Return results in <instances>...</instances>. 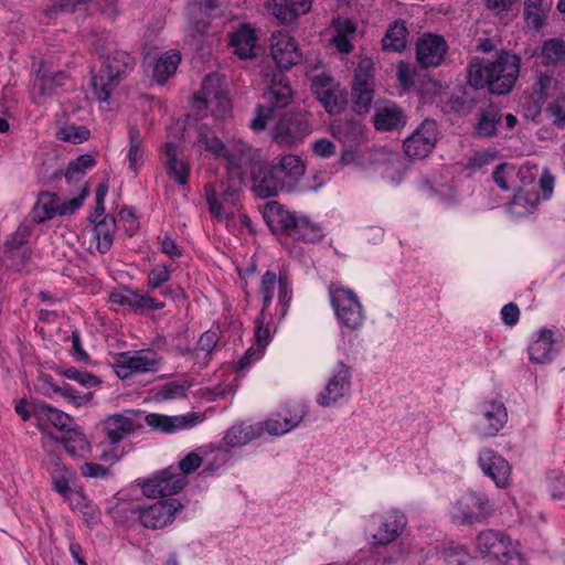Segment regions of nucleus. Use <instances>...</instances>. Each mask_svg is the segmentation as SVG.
Instances as JSON below:
<instances>
[{
  "label": "nucleus",
  "instance_id": "1",
  "mask_svg": "<svg viewBox=\"0 0 565 565\" xmlns=\"http://www.w3.org/2000/svg\"><path fill=\"white\" fill-rule=\"evenodd\" d=\"M270 52L277 70L266 74L268 89L263 94L265 105L257 106V115L250 121L255 131L265 129L267 121L278 108L287 107L294 99V92L285 71L300 63L302 55L292 38H282L270 45Z\"/></svg>",
  "mask_w": 565,
  "mask_h": 565
},
{
  "label": "nucleus",
  "instance_id": "2",
  "mask_svg": "<svg viewBox=\"0 0 565 565\" xmlns=\"http://www.w3.org/2000/svg\"><path fill=\"white\" fill-rule=\"evenodd\" d=\"M305 172V162L297 154L279 156L270 161L260 157L248 172L250 191L259 199L290 193L296 190Z\"/></svg>",
  "mask_w": 565,
  "mask_h": 565
},
{
  "label": "nucleus",
  "instance_id": "3",
  "mask_svg": "<svg viewBox=\"0 0 565 565\" xmlns=\"http://www.w3.org/2000/svg\"><path fill=\"white\" fill-rule=\"evenodd\" d=\"M521 58L511 51L502 50L494 61L477 60L469 66L472 81L488 87L493 95L509 94L520 75Z\"/></svg>",
  "mask_w": 565,
  "mask_h": 565
},
{
  "label": "nucleus",
  "instance_id": "4",
  "mask_svg": "<svg viewBox=\"0 0 565 565\" xmlns=\"http://www.w3.org/2000/svg\"><path fill=\"white\" fill-rule=\"evenodd\" d=\"M135 66L136 60L126 51H115L107 55L99 71L92 75L93 94L98 100L107 102Z\"/></svg>",
  "mask_w": 565,
  "mask_h": 565
},
{
  "label": "nucleus",
  "instance_id": "5",
  "mask_svg": "<svg viewBox=\"0 0 565 565\" xmlns=\"http://www.w3.org/2000/svg\"><path fill=\"white\" fill-rule=\"evenodd\" d=\"M494 510V502L486 493L470 490L452 504L450 519L456 525H472L486 522Z\"/></svg>",
  "mask_w": 565,
  "mask_h": 565
},
{
  "label": "nucleus",
  "instance_id": "6",
  "mask_svg": "<svg viewBox=\"0 0 565 565\" xmlns=\"http://www.w3.org/2000/svg\"><path fill=\"white\" fill-rule=\"evenodd\" d=\"M309 114L301 108L284 111L271 129V138L279 146L296 148L311 134Z\"/></svg>",
  "mask_w": 565,
  "mask_h": 565
},
{
  "label": "nucleus",
  "instance_id": "7",
  "mask_svg": "<svg viewBox=\"0 0 565 565\" xmlns=\"http://www.w3.org/2000/svg\"><path fill=\"white\" fill-rule=\"evenodd\" d=\"M243 177L241 171H227V178L216 185H205V195L212 215L222 217L225 210L234 207L241 200Z\"/></svg>",
  "mask_w": 565,
  "mask_h": 565
},
{
  "label": "nucleus",
  "instance_id": "8",
  "mask_svg": "<svg viewBox=\"0 0 565 565\" xmlns=\"http://www.w3.org/2000/svg\"><path fill=\"white\" fill-rule=\"evenodd\" d=\"M476 544L480 553L497 559L501 565H523L522 556L502 531L492 529L481 531Z\"/></svg>",
  "mask_w": 565,
  "mask_h": 565
},
{
  "label": "nucleus",
  "instance_id": "9",
  "mask_svg": "<svg viewBox=\"0 0 565 565\" xmlns=\"http://www.w3.org/2000/svg\"><path fill=\"white\" fill-rule=\"evenodd\" d=\"M330 302L339 322L350 329L358 330L364 322V312L356 294L344 287L330 289Z\"/></svg>",
  "mask_w": 565,
  "mask_h": 565
},
{
  "label": "nucleus",
  "instance_id": "10",
  "mask_svg": "<svg viewBox=\"0 0 565 565\" xmlns=\"http://www.w3.org/2000/svg\"><path fill=\"white\" fill-rule=\"evenodd\" d=\"M311 92L329 115L341 114L348 104V92L329 74L311 78Z\"/></svg>",
  "mask_w": 565,
  "mask_h": 565
},
{
  "label": "nucleus",
  "instance_id": "11",
  "mask_svg": "<svg viewBox=\"0 0 565 565\" xmlns=\"http://www.w3.org/2000/svg\"><path fill=\"white\" fill-rule=\"evenodd\" d=\"M30 234L31 228L22 224L7 237L0 249L3 266L14 271H21L24 268L32 254L26 244Z\"/></svg>",
  "mask_w": 565,
  "mask_h": 565
},
{
  "label": "nucleus",
  "instance_id": "12",
  "mask_svg": "<svg viewBox=\"0 0 565 565\" xmlns=\"http://www.w3.org/2000/svg\"><path fill=\"white\" fill-rule=\"evenodd\" d=\"M352 369L339 361L329 376L323 390L317 396L321 407H330L350 395L352 385Z\"/></svg>",
  "mask_w": 565,
  "mask_h": 565
},
{
  "label": "nucleus",
  "instance_id": "13",
  "mask_svg": "<svg viewBox=\"0 0 565 565\" xmlns=\"http://www.w3.org/2000/svg\"><path fill=\"white\" fill-rule=\"evenodd\" d=\"M508 420V412L503 403L490 401L481 403L473 412V428L483 437H494Z\"/></svg>",
  "mask_w": 565,
  "mask_h": 565
},
{
  "label": "nucleus",
  "instance_id": "14",
  "mask_svg": "<svg viewBox=\"0 0 565 565\" xmlns=\"http://www.w3.org/2000/svg\"><path fill=\"white\" fill-rule=\"evenodd\" d=\"M115 363L117 376L126 380L135 373L157 371L160 360L150 350H139L117 353Z\"/></svg>",
  "mask_w": 565,
  "mask_h": 565
},
{
  "label": "nucleus",
  "instance_id": "15",
  "mask_svg": "<svg viewBox=\"0 0 565 565\" xmlns=\"http://www.w3.org/2000/svg\"><path fill=\"white\" fill-rule=\"evenodd\" d=\"M438 126L433 119H425L403 143L404 151L412 159H424L435 148Z\"/></svg>",
  "mask_w": 565,
  "mask_h": 565
},
{
  "label": "nucleus",
  "instance_id": "16",
  "mask_svg": "<svg viewBox=\"0 0 565 565\" xmlns=\"http://www.w3.org/2000/svg\"><path fill=\"white\" fill-rule=\"evenodd\" d=\"M188 478L178 475L177 468L169 467L142 483V492L150 498H166L181 491Z\"/></svg>",
  "mask_w": 565,
  "mask_h": 565
},
{
  "label": "nucleus",
  "instance_id": "17",
  "mask_svg": "<svg viewBox=\"0 0 565 565\" xmlns=\"http://www.w3.org/2000/svg\"><path fill=\"white\" fill-rule=\"evenodd\" d=\"M482 88V85H477L472 81L471 71L468 70V82L456 87L448 98L449 110L461 116L471 114L484 97Z\"/></svg>",
  "mask_w": 565,
  "mask_h": 565
},
{
  "label": "nucleus",
  "instance_id": "18",
  "mask_svg": "<svg viewBox=\"0 0 565 565\" xmlns=\"http://www.w3.org/2000/svg\"><path fill=\"white\" fill-rule=\"evenodd\" d=\"M182 503L173 498L158 501L147 508H138L139 520L145 527L162 529L171 523L177 511L182 509Z\"/></svg>",
  "mask_w": 565,
  "mask_h": 565
},
{
  "label": "nucleus",
  "instance_id": "19",
  "mask_svg": "<svg viewBox=\"0 0 565 565\" xmlns=\"http://www.w3.org/2000/svg\"><path fill=\"white\" fill-rule=\"evenodd\" d=\"M448 45L441 35L426 34L416 43V58L424 67H437L441 64Z\"/></svg>",
  "mask_w": 565,
  "mask_h": 565
},
{
  "label": "nucleus",
  "instance_id": "20",
  "mask_svg": "<svg viewBox=\"0 0 565 565\" xmlns=\"http://www.w3.org/2000/svg\"><path fill=\"white\" fill-rule=\"evenodd\" d=\"M263 217L273 233H280L291 237L300 216L286 210L277 201L266 203Z\"/></svg>",
  "mask_w": 565,
  "mask_h": 565
},
{
  "label": "nucleus",
  "instance_id": "21",
  "mask_svg": "<svg viewBox=\"0 0 565 565\" xmlns=\"http://www.w3.org/2000/svg\"><path fill=\"white\" fill-rule=\"evenodd\" d=\"M35 387L38 392L51 398L54 395H60L75 407H81L93 398L92 392L79 393L67 383L57 385L49 374H41Z\"/></svg>",
  "mask_w": 565,
  "mask_h": 565
},
{
  "label": "nucleus",
  "instance_id": "22",
  "mask_svg": "<svg viewBox=\"0 0 565 565\" xmlns=\"http://www.w3.org/2000/svg\"><path fill=\"white\" fill-rule=\"evenodd\" d=\"M200 102L216 116H224L231 110L230 100L214 75H206L203 79Z\"/></svg>",
  "mask_w": 565,
  "mask_h": 565
},
{
  "label": "nucleus",
  "instance_id": "23",
  "mask_svg": "<svg viewBox=\"0 0 565 565\" xmlns=\"http://www.w3.org/2000/svg\"><path fill=\"white\" fill-rule=\"evenodd\" d=\"M201 420V415L198 413H189L185 415L168 416L157 413L148 414L145 417L147 426L153 430L164 434H173L178 430L189 429L194 427Z\"/></svg>",
  "mask_w": 565,
  "mask_h": 565
},
{
  "label": "nucleus",
  "instance_id": "24",
  "mask_svg": "<svg viewBox=\"0 0 565 565\" xmlns=\"http://www.w3.org/2000/svg\"><path fill=\"white\" fill-rule=\"evenodd\" d=\"M478 461L483 473L491 478L497 487L504 488L508 486L511 467L502 456L492 449L486 448L480 451Z\"/></svg>",
  "mask_w": 565,
  "mask_h": 565
},
{
  "label": "nucleus",
  "instance_id": "25",
  "mask_svg": "<svg viewBox=\"0 0 565 565\" xmlns=\"http://www.w3.org/2000/svg\"><path fill=\"white\" fill-rule=\"evenodd\" d=\"M222 158L227 161L228 170L241 171L243 166L248 170L252 169L260 158V153L246 142L237 140L225 143Z\"/></svg>",
  "mask_w": 565,
  "mask_h": 565
},
{
  "label": "nucleus",
  "instance_id": "26",
  "mask_svg": "<svg viewBox=\"0 0 565 565\" xmlns=\"http://www.w3.org/2000/svg\"><path fill=\"white\" fill-rule=\"evenodd\" d=\"M503 113L498 105L490 104L478 113L477 122L473 125V136L479 139H491L498 135L502 125Z\"/></svg>",
  "mask_w": 565,
  "mask_h": 565
},
{
  "label": "nucleus",
  "instance_id": "27",
  "mask_svg": "<svg viewBox=\"0 0 565 565\" xmlns=\"http://www.w3.org/2000/svg\"><path fill=\"white\" fill-rule=\"evenodd\" d=\"M109 301L120 306H128L129 308L140 311H153L164 307V302L158 301L149 295H142L129 288L121 291H113L109 295Z\"/></svg>",
  "mask_w": 565,
  "mask_h": 565
},
{
  "label": "nucleus",
  "instance_id": "28",
  "mask_svg": "<svg viewBox=\"0 0 565 565\" xmlns=\"http://www.w3.org/2000/svg\"><path fill=\"white\" fill-rule=\"evenodd\" d=\"M407 117L401 106L388 103L384 106L376 107L373 116V124L379 131L399 130L405 127Z\"/></svg>",
  "mask_w": 565,
  "mask_h": 565
},
{
  "label": "nucleus",
  "instance_id": "29",
  "mask_svg": "<svg viewBox=\"0 0 565 565\" xmlns=\"http://www.w3.org/2000/svg\"><path fill=\"white\" fill-rule=\"evenodd\" d=\"M68 74L64 71H54L45 63H41L34 79V88L43 97H51L65 85Z\"/></svg>",
  "mask_w": 565,
  "mask_h": 565
},
{
  "label": "nucleus",
  "instance_id": "30",
  "mask_svg": "<svg viewBox=\"0 0 565 565\" xmlns=\"http://www.w3.org/2000/svg\"><path fill=\"white\" fill-rule=\"evenodd\" d=\"M331 130L333 137L350 149L356 147L366 139L363 124L354 118H344L332 124Z\"/></svg>",
  "mask_w": 565,
  "mask_h": 565
},
{
  "label": "nucleus",
  "instance_id": "31",
  "mask_svg": "<svg viewBox=\"0 0 565 565\" xmlns=\"http://www.w3.org/2000/svg\"><path fill=\"white\" fill-rule=\"evenodd\" d=\"M256 41L254 29L248 24H243L230 35L228 44L233 47V53L241 60H250L256 57Z\"/></svg>",
  "mask_w": 565,
  "mask_h": 565
},
{
  "label": "nucleus",
  "instance_id": "32",
  "mask_svg": "<svg viewBox=\"0 0 565 565\" xmlns=\"http://www.w3.org/2000/svg\"><path fill=\"white\" fill-rule=\"evenodd\" d=\"M374 82L369 81L365 75H359L351 86L352 109L358 115H365L370 111L374 98Z\"/></svg>",
  "mask_w": 565,
  "mask_h": 565
},
{
  "label": "nucleus",
  "instance_id": "33",
  "mask_svg": "<svg viewBox=\"0 0 565 565\" xmlns=\"http://www.w3.org/2000/svg\"><path fill=\"white\" fill-rule=\"evenodd\" d=\"M407 520L403 513L393 511L386 516L385 521L380 526L379 532L372 536V545L385 546L390 544L403 532Z\"/></svg>",
  "mask_w": 565,
  "mask_h": 565
},
{
  "label": "nucleus",
  "instance_id": "34",
  "mask_svg": "<svg viewBox=\"0 0 565 565\" xmlns=\"http://www.w3.org/2000/svg\"><path fill=\"white\" fill-rule=\"evenodd\" d=\"M32 413L39 422H50L54 427L62 431H71L73 418L67 413L62 412L51 405L33 399Z\"/></svg>",
  "mask_w": 565,
  "mask_h": 565
},
{
  "label": "nucleus",
  "instance_id": "35",
  "mask_svg": "<svg viewBox=\"0 0 565 565\" xmlns=\"http://www.w3.org/2000/svg\"><path fill=\"white\" fill-rule=\"evenodd\" d=\"M554 332L550 329H543L537 339H535L529 347L530 360L534 363L550 362L557 350L554 347L553 340Z\"/></svg>",
  "mask_w": 565,
  "mask_h": 565
},
{
  "label": "nucleus",
  "instance_id": "36",
  "mask_svg": "<svg viewBox=\"0 0 565 565\" xmlns=\"http://www.w3.org/2000/svg\"><path fill=\"white\" fill-rule=\"evenodd\" d=\"M263 426L241 424L230 428L222 439L225 447L242 446L263 435Z\"/></svg>",
  "mask_w": 565,
  "mask_h": 565
},
{
  "label": "nucleus",
  "instance_id": "37",
  "mask_svg": "<svg viewBox=\"0 0 565 565\" xmlns=\"http://www.w3.org/2000/svg\"><path fill=\"white\" fill-rule=\"evenodd\" d=\"M177 149L178 147L174 142H167L164 145L167 173L169 178L173 179L178 184L185 185L189 180L190 168L178 159Z\"/></svg>",
  "mask_w": 565,
  "mask_h": 565
},
{
  "label": "nucleus",
  "instance_id": "38",
  "mask_svg": "<svg viewBox=\"0 0 565 565\" xmlns=\"http://www.w3.org/2000/svg\"><path fill=\"white\" fill-rule=\"evenodd\" d=\"M58 201L60 199L57 194L41 192L34 207L32 209V218L34 223H44L58 214Z\"/></svg>",
  "mask_w": 565,
  "mask_h": 565
},
{
  "label": "nucleus",
  "instance_id": "39",
  "mask_svg": "<svg viewBox=\"0 0 565 565\" xmlns=\"http://www.w3.org/2000/svg\"><path fill=\"white\" fill-rule=\"evenodd\" d=\"M116 231L115 216L107 214L94 225L93 236L96 239V248L100 254L107 253L113 246Z\"/></svg>",
  "mask_w": 565,
  "mask_h": 565
},
{
  "label": "nucleus",
  "instance_id": "40",
  "mask_svg": "<svg viewBox=\"0 0 565 565\" xmlns=\"http://www.w3.org/2000/svg\"><path fill=\"white\" fill-rule=\"evenodd\" d=\"M105 430L110 444L115 445L134 431V424L129 417L114 414L105 420Z\"/></svg>",
  "mask_w": 565,
  "mask_h": 565
},
{
  "label": "nucleus",
  "instance_id": "41",
  "mask_svg": "<svg viewBox=\"0 0 565 565\" xmlns=\"http://www.w3.org/2000/svg\"><path fill=\"white\" fill-rule=\"evenodd\" d=\"M181 62L179 52L170 51L162 54L153 68V77L159 84H164L172 76Z\"/></svg>",
  "mask_w": 565,
  "mask_h": 565
},
{
  "label": "nucleus",
  "instance_id": "42",
  "mask_svg": "<svg viewBox=\"0 0 565 565\" xmlns=\"http://www.w3.org/2000/svg\"><path fill=\"white\" fill-rule=\"evenodd\" d=\"M96 164L95 158L89 153H84L68 162L64 177L68 183L79 182L87 170L94 168Z\"/></svg>",
  "mask_w": 565,
  "mask_h": 565
},
{
  "label": "nucleus",
  "instance_id": "43",
  "mask_svg": "<svg viewBox=\"0 0 565 565\" xmlns=\"http://www.w3.org/2000/svg\"><path fill=\"white\" fill-rule=\"evenodd\" d=\"M408 31L403 21H395L386 31L382 46L384 50L402 52L406 46Z\"/></svg>",
  "mask_w": 565,
  "mask_h": 565
},
{
  "label": "nucleus",
  "instance_id": "44",
  "mask_svg": "<svg viewBox=\"0 0 565 565\" xmlns=\"http://www.w3.org/2000/svg\"><path fill=\"white\" fill-rule=\"evenodd\" d=\"M129 149H128V161L129 168L132 171H137V164L142 161L145 154L143 140L140 129L132 125L128 130Z\"/></svg>",
  "mask_w": 565,
  "mask_h": 565
},
{
  "label": "nucleus",
  "instance_id": "45",
  "mask_svg": "<svg viewBox=\"0 0 565 565\" xmlns=\"http://www.w3.org/2000/svg\"><path fill=\"white\" fill-rule=\"evenodd\" d=\"M323 237L322 228L312 223L307 216H300L291 236L307 243H317Z\"/></svg>",
  "mask_w": 565,
  "mask_h": 565
},
{
  "label": "nucleus",
  "instance_id": "46",
  "mask_svg": "<svg viewBox=\"0 0 565 565\" xmlns=\"http://www.w3.org/2000/svg\"><path fill=\"white\" fill-rule=\"evenodd\" d=\"M550 4L548 0H525L524 18L527 24L536 30L540 29Z\"/></svg>",
  "mask_w": 565,
  "mask_h": 565
},
{
  "label": "nucleus",
  "instance_id": "47",
  "mask_svg": "<svg viewBox=\"0 0 565 565\" xmlns=\"http://www.w3.org/2000/svg\"><path fill=\"white\" fill-rule=\"evenodd\" d=\"M199 142L204 146V149L211 152L216 158H222L225 143L214 134L207 125H200L198 127Z\"/></svg>",
  "mask_w": 565,
  "mask_h": 565
},
{
  "label": "nucleus",
  "instance_id": "48",
  "mask_svg": "<svg viewBox=\"0 0 565 565\" xmlns=\"http://www.w3.org/2000/svg\"><path fill=\"white\" fill-rule=\"evenodd\" d=\"M92 0H49L43 14L46 19H56L61 13H73L79 6H84Z\"/></svg>",
  "mask_w": 565,
  "mask_h": 565
},
{
  "label": "nucleus",
  "instance_id": "49",
  "mask_svg": "<svg viewBox=\"0 0 565 565\" xmlns=\"http://www.w3.org/2000/svg\"><path fill=\"white\" fill-rule=\"evenodd\" d=\"M542 57L544 64H556L565 60V41L559 38H553L544 41L542 45Z\"/></svg>",
  "mask_w": 565,
  "mask_h": 565
},
{
  "label": "nucleus",
  "instance_id": "50",
  "mask_svg": "<svg viewBox=\"0 0 565 565\" xmlns=\"http://www.w3.org/2000/svg\"><path fill=\"white\" fill-rule=\"evenodd\" d=\"M276 285H278V276L276 273L271 270H267L260 279V286L259 291L263 296V308L260 311V317H264L265 311L270 306L273 298H274V291L276 288Z\"/></svg>",
  "mask_w": 565,
  "mask_h": 565
},
{
  "label": "nucleus",
  "instance_id": "51",
  "mask_svg": "<svg viewBox=\"0 0 565 565\" xmlns=\"http://www.w3.org/2000/svg\"><path fill=\"white\" fill-rule=\"evenodd\" d=\"M267 8L271 14L281 23L290 24L295 22V10L288 0H267Z\"/></svg>",
  "mask_w": 565,
  "mask_h": 565
},
{
  "label": "nucleus",
  "instance_id": "52",
  "mask_svg": "<svg viewBox=\"0 0 565 565\" xmlns=\"http://www.w3.org/2000/svg\"><path fill=\"white\" fill-rule=\"evenodd\" d=\"M303 415L285 417L282 420L269 419L265 422V429L268 434L279 436L297 427L302 420Z\"/></svg>",
  "mask_w": 565,
  "mask_h": 565
},
{
  "label": "nucleus",
  "instance_id": "53",
  "mask_svg": "<svg viewBox=\"0 0 565 565\" xmlns=\"http://www.w3.org/2000/svg\"><path fill=\"white\" fill-rule=\"evenodd\" d=\"M443 557L449 565H469L473 559L466 548L460 545L445 546Z\"/></svg>",
  "mask_w": 565,
  "mask_h": 565
},
{
  "label": "nucleus",
  "instance_id": "54",
  "mask_svg": "<svg viewBox=\"0 0 565 565\" xmlns=\"http://www.w3.org/2000/svg\"><path fill=\"white\" fill-rule=\"evenodd\" d=\"M292 298L291 284L287 271H280L278 275V301L281 307V317L286 316L289 302Z\"/></svg>",
  "mask_w": 565,
  "mask_h": 565
},
{
  "label": "nucleus",
  "instance_id": "55",
  "mask_svg": "<svg viewBox=\"0 0 565 565\" xmlns=\"http://www.w3.org/2000/svg\"><path fill=\"white\" fill-rule=\"evenodd\" d=\"M89 130L85 126L67 125L61 128L58 135L63 141L81 143L89 138Z\"/></svg>",
  "mask_w": 565,
  "mask_h": 565
},
{
  "label": "nucleus",
  "instance_id": "56",
  "mask_svg": "<svg viewBox=\"0 0 565 565\" xmlns=\"http://www.w3.org/2000/svg\"><path fill=\"white\" fill-rule=\"evenodd\" d=\"M58 372L65 377L74 380L85 387L97 386L100 384V380L94 374L86 371H79L75 367L63 369Z\"/></svg>",
  "mask_w": 565,
  "mask_h": 565
},
{
  "label": "nucleus",
  "instance_id": "57",
  "mask_svg": "<svg viewBox=\"0 0 565 565\" xmlns=\"http://www.w3.org/2000/svg\"><path fill=\"white\" fill-rule=\"evenodd\" d=\"M52 488L58 494H61L65 500L72 501V497L74 495L73 491L70 488V481L66 476V468L63 467L57 469L52 475Z\"/></svg>",
  "mask_w": 565,
  "mask_h": 565
},
{
  "label": "nucleus",
  "instance_id": "58",
  "mask_svg": "<svg viewBox=\"0 0 565 565\" xmlns=\"http://www.w3.org/2000/svg\"><path fill=\"white\" fill-rule=\"evenodd\" d=\"M190 384L186 382H168L163 384L156 397L159 399H172L185 396V392L189 390Z\"/></svg>",
  "mask_w": 565,
  "mask_h": 565
},
{
  "label": "nucleus",
  "instance_id": "59",
  "mask_svg": "<svg viewBox=\"0 0 565 565\" xmlns=\"http://www.w3.org/2000/svg\"><path fill=\"white\" fill-rule=\"evenodd\" d=\"M89 195V185L85 183L81 190V193L66 202L58 204L60 215H71L77 211L84 203L85 199Z\"/></svg>",
  "mask_w": 565,
  "mask_h": 565
},
{
  "label": "nucleus",
  "instance_id": "60",
  "mask_svg": "<svg viewBox=\"0 0 565 565\" xmlns=\"http://www.w3.org/2000/svg\"><path fill=\"white\" fill-rule=\"evenodd\" d=\"M170 278V270L164 265L156 266L148 274V287L151 289L160 288Z\"/></svg>",
  "mask_w": 565,
  "mask_h": 565
},
{
  "label": "nucleus",
  "instance_id": "61",
  "mask_svg": "<svg viewBox=\"0 0 565 565\" xmlns=\"http://www.w3.org/2000/svg\"><path fill=\"white\" fill-rule=\"evenodd\" d=\"M202 457L196 452L188 454L183 459L179 461L177 470L179 469L181 472H178V475H183L186 477L188 475L194 472L202 465Z\"/></svg>",
  "mask_w": 565,
  "mask_h": 565
},
{
  "label": "nucleus",
  "instance_id": "62",
  "mask_svg": "<svg viewBox=\"0 0 565 565\" xmlns=\"http://www.w3.org/2000/svg\"><path fill=\"white\" fill-rule=\"evenodd\" d=\"M218 340L217 332L207 330L200 337L196 349L210 354L216 347Z\"/></svg>",
  "mask_w": 565,
  "mask_h": 565
},
{
  "label": "nucleus",
  "instance_id": "63",
  "mask_svg": "<svg viewBox=\"0 0 565 565\" xmlns=\"http://www.w3.org/2000/svg\"><path fill=\"white\" fill-rule=\"evenodd\" d=\"M81 472L86 478L104 479L109 475V469L96 462H85L81 466Z\"/></svg>",
  "mask_w": 565,
  "mask_h": 565
},
{
  "label": "nucleus",
  "instance_id": "64",
  "mask_svg": "<svg viewBox=\"0 0 565 565\" xmlns=\"http://www.w3.org/2000/svg\"><path fill=\"white\" fill-rule=\"evenodd\" d=\"M312 151L321 158H329L335 153V145L328 138H321L312 143Z\"/></svg>",
  "mask_w": 565,
  "mask_h": 565
}]
</instances>
